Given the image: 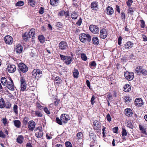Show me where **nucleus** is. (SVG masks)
Wrapping results in <instances>:
<instances>
[{
  "label": "nucleus",
  "mask_w": 147,
  "mask_h": 147,
  "mask_svg": "<svg viewBox=\"0 0 147 147\" xmlns=\"http://www.w3.org/2000/svg\"><path fill=\"white\" fill-rule=\"evenodd\" d=\"M38 38L40 42L43 43L44 42L45 40L44 36L42 35H39L38 37Z\"/></svg>",
  "instance_id": "34"
},
{
  "label": "nucleus",
  "mask_w": 147,
  "mask_h": 147,
  "mask_svg": "<svg viewBox=\"0 0 147 147\" xmlns=\"http://www.w3.org/2000/svg\"><path fill=\"white\" fill-rule=\"evenodd\" d=\"M95 99V98L94 96H92L91 98V99L90 102L91 103V104L92 105H93V104L94 102V100Z\"/></svg>",
  "instance_id": "59"
},
{
  "label": "nucleus",
  "mask_w": 147,
  "mask_h": 147,
  "mask_svg": "<svg viewBox=\"0 0 147 147\" xmlns=\"http://www.w3.org/2000/svg\"><path fill=\"white\" fill-rule=\"evenodd\" d=\"M135 102L136 105L138 106H141L143 104L142 99L140 98H136L135 100Z\"/></svg>",
  "instance_id": "19"
},
{
  "label": "nucleus",
  "mask_w": 147,
  "mask_h": 147,
  "mask_svg": "<svg viewBox=\"0 0 147 147\" xmlns=\"http://www.w3.org/2000/svg\"><path fill=\"white\" fill-rule=\"evenodd\" d=\"M41 129L42 128L39 127L36 130L37 132L36 133L35 135L38 138H41L43 135V132Z\"/></svg>",
  "instance_id": "9"
},
{
  "label": "nucleus",
  "mask_w": 147,
  "mask_h": 147,
  "mask_svg": "<svg viewBox=\"0 0 147 147\" xmlns=\"http://www.w3.org/2000/svg\"><path fill=\"white\" fill-rule=\"evenodd\" d=\"M18 106L16 105H15L13 107V111H14V112L16 115H17L18 113Z\"/></svg>",
  "instance_id": "36"
},
{
  "label": "nucleus",
  "mask_w": 147,
  "mask_h": 147,
  "mask_svg": "<svg viewBox=\"0 0 147 147\" xmlns=\"http://www.w3.org/2000/svg\"><path fill=\"white\" fill-rule=\"evenodd\" d=\"M44 8L42 7H40L39 11V13L42 14L44 13Z\"/></svg>",
  "instance_id": "53"
},
{
  "label": "nucleus",
  "mask_w": 147,
  "mask_h": 147,
  "mask_svg": "<svg viewBox=\"0 0 147 147\" xmlns=\"http://www.w3.org/2000/svg\"><path fill=\"white\" fill-rule=\"evenodd\" d=\"M70 120L69 116L67 114H63L61 115L60 117V119L58 117L56 118V120L57 123L60 125L62 124V122L66 123L67 121Z\"/></svg>",
  "instance_id": "1"
},
{
  "label": "nucleus",
  "mask_w": 147,
  "mask_h": 147,
  "mask_svg": "<svg viewBox=\"0 0 147 147\" xmlns=\"http://www.w3.org/2000/svg\"><path fill=\"white\" fill-rule=\"evenodd\" d=\"M118 130V127H115L113 129V131L114 133H117Z\"/></svg>",
  "instance_id": "58"
},
{
  "label": "nucleus",
  "mask_w": 147,
  "mask_h": 147,
  "mask_svg": "<svg viewBox=\"0 0 147 147\" xmlns=\"http://www.w3.org/2000/svg\"><path fill=\"white\" fill-rule=\"evenodd\" d=\"M91 7L92 9L97 8L98 7L97 3L94 1L92 2L91 4Z\"/></svg>",
  "instance_id": "32"
},
{
  "label": "nucleus",
  "mask_w": 147,
  "mask_h": 147,
  "mask_svg": "<svg viewBox=\"0 0 147 147\" xmlns=\"http://www.w3.org/2000/svg\"><path fill=\"white\" fill-rule=\"evenodd\" d=\"M141 22V26L142 28H144L145 26V22L142 20H140Z\"/></svg>",
  "instance_id": "52"
},
{
  "label": "nucleus",
  "mask_w": 147,
  "mask_h": 147,
  "mask_svg": "<svg viewBox=\"0 0 147 147\" xmlns=\"http://www.w3.org/2000/svg\"><path fill=\"white\" fill-rule=\"evenodd\" d=\"M5 106V103L3 99L2 98H1L0 99V108H3Z\"/></svg>",
  "instance_id": "27"
},
{
  "label": "nucleus",
  "mask_w": 147,
  "mask_h": 147,
  "mask_svg": "<svg viewBox=\"0 0 147 147\" xmlns=\"http://www.w3.org/2000/svg\"><path fill=\"white\" fill-rule=\"evenodd\" d=\"M79 75V72L78 70L77 69H75L73 73L74 77L76 78H77L78 77Z\"/></svg>",
  "instance_id": "33"
},
{
  "label": "nucleus",
  "mask_w": 147,
  "mask_h": 147,
  "mask_svg": "<svg viewBox=\"0 0 147 147\" xmlns=\"http://www.w3.org/2000/svg\"><path fill=\"white\" fill-rule=\"evenodd\" d=\"M107 35V31L105 29H103L100 31V36L101 38L105 39L106 38Z\"/></svg>",
  "instance_id": "14"
},
{
  "label": "nucleus",
  "mask_w": 147,
  "mask_h": 147,
  "mask_svg": "<svg viewBox=\"0 0 147 147\" xmlns=\"http://www.w3.org/2000/svg\"><path fill=\"white\" fill-rule=\"evenodd\" d=\"M127 127L131 129H132L133 128V126L132 124L130 122H127Z\"/></svg>",
  "instance_id": "46"
},
{
  "label": "nucleus",
  "mask_w": 147,
  "mask_h": 147,
  "mask_svg": "<svg viewBox=\"0 0 147 147\" xmlns=\"http://www.w3.org/2000/svg\"><path fill=\"white\" fill-rule=\"evenodd\" d=\"M42 74V71L37 69H34L32 71V75L35 78L38 77Z\"/></svg>",
  "instance_id": "11"
},
{
  "label": "nucleus",
  "mask_w": 147,
  "mask_h": 147,
  "mask_svg": "<svg viewBox=\"0 0 147 147\" xmlns=\"http://www.w3.org/2000/svg\"><path fill=\"white\" fill-rule=\"evenodd\" d=\"M82 19L81 18H80L78 21L76 23V24L79 26H80L82 22Z\"/></svg>",
  "instance_id": "50"
},
{
  "label": "nucleus",
  "mask_w": 147,
  "mask_h": 147,
  "mask_svg": "<svg viewBox=\"0 0 147 147\" xmlns=\"http://www.w3.org/2000/svg\"><path fill=\"white\" fill-rule=\"evenodd\" d=\"M67 43L65 41H61L59 44V49L61 50L65 49L67 48Z\"/></svg>",
  "instance_id": "16"
},
{
  "label": "nucleus",
  "mask_w": 147,
  "mask_h": 147,
  "mask_svg": "<svg viewBox=\"0 0 147 147\" xmlns=\"http://www.w3.org/2000/svg\"><path fill=\"white\" fill-rule=\"evenodd\" d=\"M106 117H107V120L109 121H111V118L110 116V115L109 114H107V115Z\"/></svg>",
  "instance_id": "60"
},
{
  "label": "nucleus",
  "mask_w": 147,
  "mask_h": 147,
  "mask_svg": "<svg viewBox=\"0 0 147 147\" xmlns=\"http://www.w3.org/2000/svg\"><path fill=\"white\" fill-rule=\"evenodd\" d=\"M134 44L131 42H127L123 47L125 49H130L133 47Z\"/></svg>",
  "instance_id": "21"
},
{
  "label": "nucleus",
  "mask_w": 147,
  "mask_h": 147,
  "mask_svg": "<svg viewBox=\"0 0 147 147\" xmlns=\"http://www.w3.org/2000/svg\"><path fill=\"white\" fill-rule=\"evenodd\" d=\"M124 76L128 80H131L133 79L134 77V74L133 72H129L127 71L124 74Z\"/></svg>",
  "instance_id": "7"
},
{
  "label": "nucleus",
  "mask_w": 147,
  "mask_h": 147,
  "mask_svg": "<svg viewBox=\"0 0 147 147\" xmlns=\"http://www.w3.org/2000/svg\"><path fill=\"white\" fill-rule=\"evenodd\" d=\"M92 41L94 44L95 45H97L99 44V40L97 37H93L92 38Z\"/></svg>",
  "instance_id": "30"
},
{
  "label": "nucleus",
  "mask_w": 147,
  "mask_h": 147,
  "mask_svg": "<svg viewBox=\"0 0 147 147\" xmlns=\"http://www.w3.org/2000/svg\"><path fill=\"white\" fill-rule=\"evenodd\" d=\"M140 129L142 131V132L145 134H146V132L144 128L141 125H139Z\"/></svg>",
  "instance_id": "40"
},
{
  "label": "nucleus",
  "mask_w": 147,
  "mask_h": 147,
  "mask_svg": "<svg viewBox=\"0 0 147 147\" xmlns=\"http://www.w3.org/2000/svg\"><path fill=\"white\" fill-rule=\"evenodd\" d=\"M121 19L122 20H124L125 18V13L123 12H122L121 13Z\"/></svg>",
  "instance_id": "56"
},
{
  "label": "nucleus",
  "mask_w": 147,
  "mask_h": 147,
  "mask_svg": "<svg viewBox=\"0 0 147 147\" xmlns=\"http://www.w3.org/2000/svg\"><path fill=\"white\" fill-rule=\"evenodd\" d=\"M14 125L17 127L19 128L20 127L21 123L19 120H16L13 121Z\"/></svg>",
  "instance_id": "31"
},
{
  "label": "nucleus",
  "mask_w": 147,
  "mask_h": 147,
  "mask_svg": "<svg viewBox=\"0 0 147 147\" xmlns=\"http://www.w3.org/2000/svg\"><path fill=\"white\" fill-rule=\"evenodd\" d=\"M61 59L63 61H65V63L67 65L70 64L72 61V58L70 56H64L60 54Z\"/></svg>",
  "instance_id": "3"
},
{
  "label": "nucleus",
  "mask_w": 147,
  "mask_h": 147,
  "mask_svg": "<svg viewBox=\"0 0 147 147\" xmlns=\"http://www.w3.org/2000/svg\"><path fill=\"white\" fill-rule=\"evenodd\" d=\"M26 85L25 80L22 78L20 79V88L21 90L25 91L26 88Z\"/></svg>",
  "instance_id": "10"
},
{
  "label": "nucleus",
  "mask_w": 147,
  "mask_h": 147,
  "mask_svg": "<svg viewBox=\"0 0 147 147\" xmlns=\"http://www.w3.org/2000/svg\"><path fill=\"white\" fill-rule=\"evenodd\" d=\"M135 70L138 74H142L146 76L147 75V71L145 69H143L142 67H137L136 68Z\"/></svg>",
  "instance_id": "5"
},
{
  "label": "nucleus",
  "mask_w": 147,
  "mask_h": 147,
  "mask_svg": "<svg viewBox=\"0 0 147 147\" xmlns=\"http://www.w3.org/2000/svg\"><path fill=\"white\" fill-rule=\"evenodd\" d=\"M106 129V127H103V128L102 129V134L103 135V136H105V133L106 132V131L105 130V129Z\"/></svg>",
  "instance_id": "54"
},
{
  "label": "nucleus",
  "mask_w": 147,
  "mask_h": 147,
  "mask_svg": "<svg viewBox=\"0 0 147 147\" xmlns=\"http://www.w3.org/2000/svg\"><path fill=\"white\" fill-rule=\"evenodd\" d=\"M81 57L82 59L84 61H86L87 60V57L86 55L84 53L81 54Z\"/></svg>",
  "instance_id": "41"
},
{
  "label": "nucleus",
  "mask_w": 147,
  "mask_h": 147,
  "mask_svg": "<svg viewBox=\"0 0 147 147\" xmlns=\"http://www.w3.org/2000/svg\"><path fill=\"white\" fill-rule=\"evenodd\" d=\"M23 38L25 41H27L31 38L28 33L25 32L23 35Z\"/></svg>",
  "instance_id": "23"
},
{
  "label": "nucleus",
  "mask_w": 147,
  "mask_h": 147,
  "mask_svg": "<svg viewBox=\"0 0 147 147\" xmlns=\"http://www.w3.org/2000/svg\"><path fill=\"white\" fill-rule=\"evenodd\" d=\"M1 81L3 85H7L9 80L8 78L7 79L3 77L1 78Z\"/></svg>",
  "instance_id": "25"
},
{
  "label": "nucleus",
  "mask_w": 147,
  "mask_h": 147,
  "mask_svg": "<svg viewBox=\"0 0 147 147\" xmlns=\"http://www.w3.org/2000/svg\"><path fill=\"white\" fill-rule=\"evenodd\" d=\"M24 139V137L22 136H19L17 138V142L19 143L22 144L23 142Z\"/></svg>",
  "instance_id": "24"
},
{
  "label": "nucleus",
  "mask_w": 147,
  "mask_h": 147,
  "mask_svg": "<svg viewBox=\"0 0 147 147\" xmlns=\"http://www.w3.org/2000/svg\"><path fill=\"white\" fill-rule=\"evenodd\" d=\"M35 30L34 29L32 28L28 33L29 36L31 38H33L34 35Z\"/></svg>",
  "instance_id": "29"
},
{
  "label": "nucleus",
  "mask_w": 147,
  "mask_h": 147,
  "mask_svg": "<svg viewBox=\"0 0 147 147\" xmlns=\"http://www.w3.org/2000/svg\"><path fill=\"white\" fill-rule=\"evenodd\" d=\"M65 11H60L59 13V16H64Z\"/></svg>",
  "instance_id": "47"
},
{
  "label": "nucleus",
  "mask_w": 147,
  "mask_h": 147,
  "mask_svg": "<svg viewBox=\"0 0 147 147\" xmlns=\"http://www.w3.org/2000/svg\"><path fill=\"white\" fill-rule=\"evenodd\" d=\"M76 136L78 140L80 139H82L83 138V134L81 132H79L77 134Z\"/></svg>",
  "instance_id": "38"
},
{
  "label": "nucleus",
  "mask_w": 147,
  "mask_h": 147,
  "mask_svg": "<svg viewBox=\"0 0 147 147\" xmlns=\"http://www.w3.org/2000/svg\"><path fill=\"white\" fill-rule=\"evenodd\" d=\"M28 121V120L27 118L26 117H25L24 118L23 121V123L24 124L26 125V124L27 123Z\"/></svg>",
  "instance_id": "63"
},
{
  "label": "nucleus",
  "mask_w": 147,
  "mask_h": 147,
  "mask_svg": "<svg viewBox=\"0 0 147 147\" xmlns=\"http://www.w3.org/2000/svg\"><path fill=\"white\" fill-rule=\"evenodd\" d=\"M59 1V0H50V3L51 5L54 6L57 5Z\"/></svg>",
  "instance_id": "28"
},
{
  "label": "nucleus",
  "mask_w": 147,
  "mask_h": 147,
  "mask_svg": "<svg viewBox=\"0 0 147 147\" xmlns=\"http://www.w3.org/2000/svg\"><path fill=\"white\" fill-rule=\"evenodd\" d=\"M9 81L7 83V87L8 89L11 91L14 90L15 87L14 86L13 81L10 78H8Z\"/></svg>",
  "instance_id": "4"
},
{
  "label": "nucleus",
  "mask_w": 147,
  "mask_h": 147,
  "mask_svg": "<svg viewBox=\"0 0 147 147\" xmlns=\"http://www.w3.org/2000/svg\"><path fill=\"white\" fill-rule=\"evenodd\" d=\"M5 136L3 133L2 131H0V137H1L3 138H5Z\"/></svg>",
  "instance_id": "57"
},
{
  "label": "nucleus",
  "mask_w": 147,
  "mask_h": 147,
  "mask_svg": "<svg viewBox=\"0 0 147 147\" xmlns=\"http://www.w3.org/2000/svg\"><path fill=\"white\" fill-rule=\"evenodd\" d=\"M35 114L37 116L39 117H41L42 116V113L39 111H35Z\"/></svg>",
  "instance_id": "39"
},
{
  "label": "nucleus",
  "mask_w": 147,
  "mask_h": 147,
  "mask_svg": "<svg viewBox=\"0 0 147 147\" xmlns=\"http://www.w3.org/2000/svg\"><path fill=\"white\" fill-rule=\"evenodd\" d=\"M131 90V86L128 84H126L124 86V91L125 92H128Z\"/></svg>",
  "instance_id": "26"
},
{
  "label": "nucleus",
  "mask_w": 147,
  "mask_h": 147,
  "mask_svg": "<svg viewBox=\"0 0 147 147\" xmlns=\"http://www.w3.org/2000/svg\"><path fill=\"white\" fill-rule=\"evenodd\" d=\"M19 68L20 70L23 73H25L28 70L27 66L22 63H20L18 65Z\"/></svg>",
  "instance_id": "6"
},
{
  "label": "nucleus",
  "mask_w": 147,
  "mask_h": 147,
  "mask_svg": "<svg viewBox=\"0 0 147 147\" xmlns=\"http://www.w3.org/2000/svg\"><path fill=\"white\" fill-rule=\"evenodd\" d=\"M134 12L133 9L131 7L129 8L128 10V13H131Z\"/></svg>",
  "instance_id": "64"
},
{
  "label": "nucleus",
  "mask_w": 147,
  "mask_h": 147,
  "mask_svg": "<svg viewBox=\"0 0 147 147\" xmlns=\"http://www.w3.org/2000/svg\"><path fill=\"white\" fill-rule=\"evenodd\" d=\"M124 98L125 99V102H129L130 101V100H131L130 98L127 96H124Z\"/></svg>",
  "instance_id": "45"
},
{
  "label": "nucleus",
  "mask_w": 147,
  "mask_h": 147,
  "mask_svg": "<svg viewBox=\"0 0 147 147\" xmlns=\"http://www.w3.org/2000/svg\"><path fill=\"white\" fill-rule=\"evenodd\" d=\"M4 125H5L7 123V120L6 118H3L2 119Z\"/></svg>",
  "instance_id": "62"
},
{
  "label": "nucleus",
  "mask_w": 147,
  "mask_h": 147,
  "mask_svg": "<svg viewBox=\"0 0 147 147\" xmlns=\"http://www.w3.org/2000/svg\"><path fill=\"white\" fill-rule=\"evenodd\" d=\"M127 134V132L126 129L124 128H122V136H126Z\"/></svg>",
  "instance_id": "43"
},
{
  "label": "nucleus",
  "mask_w": 147,
  "mask_h": 147,
  "mask_svg": "<svg viewBox=\"0 0 147 147\" xmlns=\"http://www.w3.org/2000/svg\"><path fill=\"white\" fill-rule=\"evenodd\" d=\"M4 40L7 44H12L13 40V38L10 36L7 35L4 38Z\"/></svg>",
  "instance_id": "13"
},
{
  "label": "nucleus",
  "mask_w": 147,
  "mask_h": 147,
  "mask_svg": "<svg viewBox=\"0 0 147 147\" xmlns=\"http://www.w3.org/2000/svg\"><path fill=\"white\" fill-rule=\"evenodd\" d=\"M66 147H72V144L69 142H67L65 144Z\"/></svg>",
  "instance_id": "49"
},
{
  "label": "nucleus",
  "mask_w": 147,
  "mask_h": 147,
  "mask_svg": "<svg viewBox=\"0 0 147 147\" xmlns=\"http://www.w3.org/2000/svg\"><path fill=\"white\" fill-rule=\"evenodd\" d=\"M9 72L10 73H13L16 70L15 65L13 64H9L7 68Z\"/></svg>",
  "instance_id": "8"
},
{
  "label": "nucleus",
  "mask_w": 147,
  "mask_h": 147,
  "mask_svg": "<svg viewBox=\"0 0 147 147\" xmlns=\"http://www.w3.org/2000/svg\"><path fill=\"white\" fill-rule=\"evenodd\" d=\"M24 5V2L22 1H18L16 4V5L17 6H21Z\"/></svg>",
  "instance_id": "44"
},
{
  "label": "nucleus",
  "mask_w": 147,
  "mask_h": 147,
  "mask_svg": "<svg viewBox=\"0 0 147 147\" xmlns=\"http://www.w3.org/2000/svg\"><path fill=\"white\" fill-rule=\"evenodd\" d=\"M94 128L96 130H100L101 129L100 123L99 121H95L93 122Z\"/></svg>",
  "instance_id": "18"
},
{
  "label": "nucleus",
  "mask_w": 147,
  "mask_h": 147,
  "mask_svg": "<svg viewBox=\"0 0 147 147\" xmlns=\"http://www.w3.org/2000/svg\"><path fill=\"white\" fill-rule=\"evenodd\" d=\"M36 106L40 110L42 108V107L38 102H37L36 104Z\"/></svg>",
  "instance_id": "51"
},
{
  "label": "nucleus",
  "mask_w": 147,
  "mask_h": 147,
  "mask_svg": "<svg viewBox=\"0 0 147 147\" xmlns=\"http://www.w3.org/2000/svg\"><path fill=\"white\" fill-rule=\"evenodd\" d=\"M106 13L109 15H112L114 13V10L113 8L111 6L107 7L105 10Z\"/></svg>",
  "instance_id": "17"
},
{
  "label": "nucleus",
  "mask_w": 147,
  "mask_h": 147,
  "mask_svg": "<svg viewBox=\"0 0 147 147\" xmlns=\"http://www.w3.org/2000/svg\"><path fill=\"white\" fill-rule=\"evenodd\" d=\"M35 123L33 120H31L28 123V127L29 129L31 131H32L34 130L35 126Z\"/></svg>",
  "instance_id": "15"
},
{
  "label": "nucleus",
  "mask_w": 147,
  "mask_h": 147,
  "mask_svg": "<svg viewBox=\"0 0 147 147\" xmlns=\"http://www.w3.org/2000/svg\"><path fill=\"white\" fill-rule=\"evenodd\" d=\"M125 114L127 116H131L133 114L132 111L130 109H127L125 110Z\"/></svg>",
  "instance_id": "22"
},
{
  "label": "nucleus",
  "mask_w": 147,
  "mask_h": 147,
  "mask_svg": "<svg viewBox=\"0 0 147 147\" xmlns=\"http://www.w3.org/2000/svg\"><path fill=\"white\" fill-rule=\"evenodd\" d=\"M96 63L95 61H92L90 64V66L91 67H95L96 66Z\"/></svg>",
  "instance_id": "48"
},
{
  "label": "nucleus",
  "mask_w": 147,
  "mask_h": 147,
  "mask_svg": "<svg viewBox=\"0 0 147 147\" xmlns=\"http://www.w3.org/2000/svg\"><path fill=\"white\" fill-rule=\"evenodd\" d=\"M89 29L90 31L94 34H96L99 32V28L96 26L94 25L90 26Z\"/></svg>",
  "instance_id": "12"
},
{
  "label": "nucleus",
  "mask_w": 147,
  "mask_h": 147,
  "mask_svg": "<svg viewBox=\"0 0 147 147\" xmlns=\"http://www.w3.org/2000/svg\"><path fill=\"white\" fill-rule=\"evenodd\" d=\"M28 3L29 4L32 6H34L35 4V0H29Z\"/></svg>",
  "instance_id": "37"
},
{
  "label": "nucleus",
  "mask_w": 147,
  "mask_h": 147,
  "mask_svg": "<svg viewBox=\"0 0 147 147\" xmlns=\"http://www.w3.org/2000/svg\"><path fill=\"white\" fill-rule=\"evenodd\" d=\"M79 38L80 40L83 42H85L86 41L89 42L91 40V36L89 34L84 33H82L80 35Z\"/></svg>",
  "instance_id": "2"
},
{
  "label": "nucleus",
  "mask_w": 147,
  "mask_h": 147,
  "mask_svg": "<svg viewBox=\"0 0 147 147\" xmlns=\"http://www.w3.org/2000/svg\"><path fill=\"white\" fill-rule=\"evenodd\" d=\"M59 77H56L55 80V84H60L61 83V81Z\"/></svg>",
  "instance_id": "35"
},
{
  "label": "nucleus",
  "mask_w": 147,
  "mask_h": 147,
  "mask_svg": "<svg viewBox=\"0 0 147 147\" xmlns=\"http://www.w3.org/2000/svg\"><path fill=\"white\" fill-rule=\"evenodd\" d=\"M22 50L23 47L21 45L19 44L16 46V53H20L22 52Z\"/></svg>",
  "instance_id": "20"
},
{
  "label": "nucleus",
  "mask_w": 147,
  "mask_h": 147,
  "mask_svg": "<svg viewBox=\"0 0 147 147\" xmlns=\"http://www.w3.org/2000/svg\"><path fill=\"white\" fill-rule=\"evenodd\" d=\"M71 18L73 19H76L78 17L77 14L75 13H74L71 15Z\"/></svg>",
  "instance_id": "42"
},
{
  "label": "nucleus",
  "mask_w": 147,
  "mask_h": 147,
  "mask_svg": "<svg viewBox=\"0 0 147 147\" xmlns=\"http://www.w3.org/2000/svg\"><path fill=\"white\" fill-rule=\"evenodd\" d=\"M121 40H122V38H121V37L119 36L118 38V44L119 45H120L121 43Z\"/></svg>",
  "instance_id": "61"
},
{
  "label": "nucleus",
  "mask_w": 147,
  "mask_h": 147,
  "mask_svg": "<svg viewBox=\"0 0 147 147\" xmlns=\"http://www.w3.org/2000/svg\"><path fill=\"white\" fill-rule=\"evenodd\" d=\"M44 110V111L47 114H50V112L47 107L45 108Z\"/></svg>",
  "instance_id": "55"
}]
</instances>
